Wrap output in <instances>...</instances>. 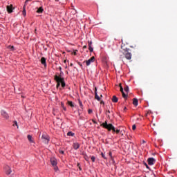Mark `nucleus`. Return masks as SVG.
Returning <instances> with one entry per match:
<instances>
[{"mask_svg":"<svg viewBox=\"0 0 177 177\" xmlns=\"http://www.w3.org/2000/svg\"><path fill=\"white\" fill-rule=\"evenodd\" d=\"M95 99H96V100H98V102H100V97L97 95V89L96 88L95 91Z\"/></svg>","mask_w":177,"mask_h":177,"instance_id":"ddd939ff","label":"nucleus"},{"mask_svg":"<svg viewBox=\"0 0 177 177\" xmlns=\"http://www.w3.org/2000/svg\"><path fill=\"white\" fill-rule=\"evenodd\" d=\"M54 167V169L55 171H57L59 169V168L57 167V166H53Z\"/></svg>","mask_w":177,"mask_h":177,"instance_id":"473e14b6","label":"nucleus"},{"mask_svg":"<svg viewBox=\"0 0 177 177\" xmlns=\"http://www.w3.org/2000/svg\"><path fill=\"white\" fill-rule=\"evenodd\" d=\"M77 167H78L80 171H82V168L81 167V165H80V163H77Z\"/></svg>","mask_w":177,"mask_h":177,"instance_id":"bb28decb","label":"nucleus"},{"mask_svg":"<svg viewBox=\"0 0 177 177\" xmlns=\"http://www.w3.org/2000/svg\"><path fill=\"white\" fill-rule=\"evenodd\" d=\"M63 110H64V111H66V110H67V109L66 108V106H64V107L63 108Z\"/></svg>","mask_w":177,"mask_h":177,"instance_id":"58836bf2","label":"nucleus"},{"mask_svg":"<svg viewBox=\"0 0 177 177\" xmlns=\"http://www.w3.org/2000/svg\"><path fill=\"white\" fill-rule=\"evenodd\" d=\"M132 129H133V131H135V129H136V125L133 124L132 126Z\"/></svg>","mask_w":177,"mask_h":177,"instance_id":"c756f323","label":"nucleus"},{"mask_svg":"<svg viewBox=\"0 0 177 177\" xmlns=\"http://www.w3.org/2000/svg\"><path fill=\"white\" fill-rule=\"evenodd\" d=\"M43 12H44V8L42 7H39L37 10V13H42Z\"/></svg>","mask_w":177,"mask_h":177,"instance_id":"f3484780","label":"nucleus"},{"mask_svg":"<svg viewBox=\"0 0 177 177\" xmlns=\"http://www.w3.org/2000/svg\"><path fill=\"white\" fill-rule=\"evenodd\" d=\"M155 162H156V159H154V158H148L149 165H154Z\"/></svg>","mask_w":177,"mask_h":177,"instance_id":"0eeeda50","label":"nucleus"},{"mask_svg":"<svg viewBox=\"0 0 177 177\" xmlns=\"http://www.w3.org/2000/svg\"><path fill=\"white\" fill-rule=\"evenodd\" d=\"M41 63L43 64V66H46V57H41Z\"/></svg>","mask_w":177,"mask_h":177,"instance_id":"4468645a","label":"nucleus"},{"mask_svg":"<svg viewBox=\"0 0 177 177\" xmlns=\"http://www.w3.org/2000/svg\"><path fill=\"white\" fill-rule=\"evenodd\" d=\"M28 140L30 143H34V140H32V136H31V135H28Z\"/></svg>","mask_w":177,"mask_h":177,"instance_id":"dca6fc26","label":"nucleus"},{"mask_svg":"<svg viewBox=\"0 0 177 177\" xmlns=\"http://www.w3.org/2000/svg\"><path fill=\"white\" fill-rule=\"evenodd\" d=\"M127 110V107H124V111H125Z\"/></svg>","mask_w":177,"mask_h":177,"instance_id":"c03bdc74","label":"nucleus"},{"mask_svg":"<svg viewBox=\"0 0 177 177\" xmlns=\"http://www.w3.org/2000/svg\"><path fill=\"white\" fill-rule=\"evenodd\" d=\"M88 46H92V41L88 42Z\"/></svg>","mask_w":177,"mask_h":177,"instance_id":"72a5a7b5","label":"nucleus"},{"mask_svg":"<svg viewBox=\"0 0 177 177\" xmlns=\"http://www.w3.org/2000/svg\"><path fill=\"white\" fill-rule=\"evenodd\" d=\"M124 91H125V92L129 93V87L128 86H126L124 87Z\"/></svg>","mask_w":177,"mask_h":177,"instance_id":"aec40b11","label":"nucleus"},{"mask_svg":"<svg viewBox=\"0 0 177 177\" xmlns=\"http://www.w3.org/2000/svg\"><path fill=\"white\" fill-rule=\"evenodd\" d=\"M109 114H110V111H107L106 113V115H108V117H110Z\"/></svg>","mask_w":177,"mask_h":177,"instance_id":"f704fd0d","label":"nucleus"},{"mask_svg":"<svg viewBox=\"0 0 177 177\" xmlns=\"http://www.w3.org/2000/svg\"><path fill=\"white\" fill-rule=\"evenodd\" d=\"M100 104H104V102L101 101Z\"/></svg>","mask_w":177,"mask_h":177,"instance_id":"ea45409f","label":"nucleus"},{"mask_svg":"<svg viewBox=\"0 0 177 177\" xmlns=\"http://www.w3.org/2000/svg\"><path fill=\"white\" fill-rule=\"evenodd\" d=\"M101 156H102V158H104V160H107V158H106V155H104V153H102Z\"/></svg>","mask_w":177,"mask_h":177,"instance_id":"393cba45","label":"nucleus"},{"mask_svg":"<svg viewBox=\"0 0 177 177\" xmlns=\"http://www.w3.org/2000/svg\"><path fill=\"white\" fill-rule=\"evenodd\" d=\"M101 127L105 128V129H108V131H112L113 133H120V129H115V127H113L112 124H107V122H105L101 124Z\"/></svg>","mask_w":177,"mask_h":177,"instance_id":"f257e3e1","label":"nucleus"},{"mask_svg":"<svg viewBox=\"0 0 177 177\" xmlns=\"http://www.w3.org/2000/svg\"><path fill=\"white\" fill-rule=\"evenodd\" d=\"M26 9H24L23 10V15L26 16Z\"/></svg>","mask_w":177,"mask_h":177,"instance_id":"c9c22d12","label":"nucleus"},{"mask_svg":"<svg viewBox=\"0 0 177 177\" xmlns=\"http://www.w3.org/2000/svg\"><path fill=\"white\" fill-rule=\"evenodd\" d=\"M1 114L2 117H3V118H6V120H8V118H9V115L4 110H2L1 111Z\"/></svg>","mask_w":177,"mask_h":177,"instance_id":"1a4fd4ad","label":"nucleus"},{"mask_svg":"<svg viewBox=\"0 0 177 177\" xmlns=\"http://www.w3.org/2000/svg\"><path fill=\"white\" fill-rule=\"evenodd\" d=\"M112 102H113V103H117V102H118V98L117 97V96L113 95V96L112 97Z\"/></svg>","mask_w":177,"mask_h":177,"instance_id":"2eb2a0df","label":"nucleus"},{"mask_svg":"<svg viewBox=\"0 0 177 177\" xmlns=\"http://www.w3.org/2000/svg\"><path fill=\"white\" fill-rule=\"evenodd\" d=\"M79 106L80 107H81V109H82V107H84V105L82 104V102H81V100H79Z\"/></svg>","mask_w":177,"mask_h":177,"instance_id":"4be33fe9","label":"nucleus"},{"mask_svg":"<svg viewBox=\"0 0 177 177\" xmlns=\"http://www.w3.org/2000/svg\"><path fill=\"white\" fill-rule=\"evenodd\" d=\"M109 156L111 157V158L112 159V158H113V153L110 151V152L109 153Z\"/></svg>","mask_w":177,"mask_h":177,"instance_id":"2f4dec72","label":"nucleus"},{"mask_svg":"<svg viewBox=\"0 0 177 177\" xmlns=\"http://www.w3.org/2000/svg\"><path fill=\"white\" fill-rule=\"evenodd\" d=\"M68 136H74V133L69 131L67 133Z\"/></svg>","mask_w":177,"mask_h":177,"instance_id":"412c9836","label":"nucleus"},{"mask_svg":"<svg viewBox=\"0 0 177 177\" xmlns=\"http://www.w3.org/2000/svg\"><path fill=\"white\" fill-rule=\"evenodd\" d=\"M95 62V57H91L88 60L84 61L83 63H86V66H91V63Z\"/></svg>","mask_w":177,"mask_h":177,"instance_id":"39448f33","label":"nucleus"},{"mask_svg":"<svg viewBox=\"0 0 177 177\" xmlns=\"http://www.w3.org/2000/svg\"><path fill=\"white\" fill-rule=\"evenodd\" d=\"M88 114H92V113H93L92 109H88Z\"/></svg>","mask_w":177,"mask_h":177,"instance_id":"7c9ffc66","label":"nucleus"},{"mask_svg":"<svg viewBox=\"0 0 177 177\" xmlns=\"http://www.w3.org/2000/svg\"><path fill=\"white\" fill-rule=\"evenodd\" d=\"M123 55H124L125 58L127 60H131V59H132V54L131 53L128 52V50H125L123 52Z\"/></svg>","mask_w":177,"mask_h":177,"instance_id":"7ed1b4c3","label":"nucleus"},{"mask_svg":"<svg viewBox=\"0 0 177 177\" xmlns=\"http://www.w3.org/2000/svg\"><path fill=\"white\" fill-rule=\"evenodd\" d=\"M77 52H78L77 50H73V55H74L75 56H77Z\"/></svg>","mask_w":177,"mask_h":177,"instance_id":"c85d7f7f","label":"nucleus"},{"mask_svg":"<svg viewBox=\"0 0 177 177\" xmlns=\"http://www.w3.org/2000/svg\"><path fill=\"white\" fill-rule=\"evenodd\" d=\"M13 126H14V127L16 126V127H17V128H19V125H17V121H15V122H14Z\"/></svg>","mask_w":177,"mask_h":177,"instance_id":"a878e982","label":"nucleus"},{"mask_svg":"<svg viewBox=\"0 0 177 177\" xmlns=\"http://www.w3.org/2000/svg\"><path fill=\"white\" fill-rule=\"evenodd\" d=\"M133 104L134 106H138V99L133 98Z\"/></svg>","mask_w":177,"mask_h":177,"instance_id":"a211bd4d","label":"nucleus"},{"mask_svg":"<svg viewBox=\"0 0 177 177\" xmlns=\"http://www.w3.org/2000/svg\"><path fill=\"white\" fill-rule=\"evenodd\" d=\"M54 80L57 82V88H59V86H60V84H61L62 88H64V86H66V82H64V77H62L60 76H58L57 75H55L54 77Z\"/></svg>","mask_w":177,"mask_h":177,"instance_id":"f03ea898","label":"nucleus"},{"mask_svg":"<svg viewBox=\"0 0 177 177\" xmlns=\"http://www.w3.org/2000/svg\"><path fill=\"white\" fill-rule=\"evenodd\" d=\"M83 49H86V46H84Z\"/></svg>","mask_w":177,"mask_h":177,"instance_id":"a19ab883","label":"nucleus"},{"mask_svg":"<svg viewBox=\"0 0 177 177\" xmlns=\"http://www.w3.org/2000/svg\"><path fill=\"white\" fill-rule=\"evenodd\" d=\"M59 71H62V67L59 66Z\"/></svg>","mask_w":177,"mask_h":177,"instance_id":"37998d69","label":"nucleus"},{"mask_svg":"<svg viewBox=\"0 0 177 177\" xmlns=\"http://www.w3.org/2000/svg\"><path fill=\"white\" fill-rule=\"evenodd\" d=\"M41 139L44 143H46V145H47V143H49V136L48 135L43 134L41 136Z\"/></svg>","mask_w":177,"mask_h":177,"instance_id":"20e7f679","label":"nucleus"},{"mask_svg":"<svg viewBox=\"0 0 177 177\" xmlns=\"http://www.w3.org/2000/svg\"><path fill=\"white\" fill-rule=\"evenodd\" d=\"M120 92L122 93V97H124V99H127L128 97V95L125 94V93L124 92V88H122V86H121V84H120Z\"/></svg>","mask_w":177,"mask_h":177,"instance_id":"423d86ee","label":"nucleus"},{"mask_svg":"<svg viewBox=\"0 0 177 177\" xmlns=\"http://www.w3.org/2000/svg\"><path fill=\"white\" fill-rule=\"evenodd\" d=\"M60 74H63V72L61 71Z\"/></svg>","mask_w":177,"mask_h":177,"instance_id":"a18cd8bd","label":"nucleus"},{"mask_svg":"<svg viewBox=\"0 0 177 177\" xmlns=\"http://www.w3.org/2000/svg\"><path fill=\"white\" fill-rule=\"evenodd\" d=\"M59 153L60 154H64V151H63V150H62V149H59Z\"/></svg>","mask_w":177,"mask_h":177,"instance_id":"cd10ccee","label":"nucleus"},{"mask_svg":"<svg viewBox=\"0 0 177 177\" xmlns=\"http://www.w3.org/2000/svg\"><path fill=\"white\" fill-rule=\"evenodd\" d=\"M5 169L6 175H10L12 174V169H10V167L6 166Z\"/></svg>","mask_w":177,"mask_h":177,"instance_id":"9d476101","label":"nucleus"},{"mask_svg":"<svg viewBox=\"0 0 177 177\" xmlns=\"http://www.w3.org/2000/svg\"><path fill=\"white\" fill-rule=\"evenodd\" d=\"M91 159L93 162H95V160H96V158H95V156H91Z\"/></svg>","mask_w":177,"mask_h":177,"instance_id":"b1692460","label":"nucleus"},{"mask_svg":"<svg viewBox=\"0 0 177 177\" xmlns=\"http://www.w3.org/2000/svg\"><path fill=\"white\" fill-rule=\"evenodd\" d=\"M88 50H90V52H93V48H92V46H88Z\"/></svg>","mask_w":177,"mask_h":177,"instance_id":"5701e85b","label":"nucleus"},{"mask_svg":"<svg viewBox=\"0 0 177 177\" xmlns=\"http://www.w3.org/2000/svg\"><path fill=\"white\" fill-rule=\"evenodd\" d=\"M55 1H58V0H55Z\"/></svg>","mask_w":177,"mask_h":177,"instance_id":"de8ad7c7","label":"nucleus"},{"mask_svg":"<svg viewBox=\"0 0 177 177\" xmlns=\"http://www.w3.org/2000/svg\"><path fill=\"white\" fill-rule=\"evenodd\" d=\"M71 66H73V64H71Z\"/></svg>","mask_w":177,"mask_h":177,"instance_id":"49530a36","label":"nucleus"},{"mask_svg":"<svg viewBox=\"0 0 177 177\" xmlns=\"http://www.w3.org/2000/svg\"><path fill=\"white\" fill-rule=\"evenodd\" d=\"M61 106H62V109L64 107V103H63V102H62L61 103Z\"/></svg>","mask_w":177,"mask_h":177,"instance_id":"4c0bfd02","label":"nucleus"},{"mask_svg":"<svg viewBox=\"0 0 177 177\" xmlns=\"http://www.w3.org/2000/svg\"><path fill=\"white\" fill-rule=\"evenodd\" d=\"M68 106H70L71 107H75L74 103H73L72 101H68Z\"/></svg>","mask_w":177,"mask_h":177,"instance_id":"6ab92c4d","label":"nucleus"},{"mask_svg":"<svg viewBox=\"0 0 177 177\" xmlns=\"http://www.w3.org/2000/svg\"><path fill=\"white\" fill-rule=\"evenodd\" d=\"M145 166L147 167V168L149 169V166L147 165V164L145 163Z\"/></svg>","mask_w":177,"mask_h":177,"instance_id":"79ce46f5","label":"nucleus"},{"mask_svg":"<svg viewBox=\"0 0 177 177\" xmlns=\"http://www.w3.org/2000/svg\"><path fill=\"white\" fill-rule=\"evenodd\" d=\"M50 162H51V165H53V167H56V165H57V160H56V158H50Z\"/></svg>","mask_w":177,"mask_h":177,"instance_id":"6e6552de","label":"nucleus"},{"mask_svg":"<svg viewBox=\"0 0 177 177\" xmlns=\"http://www.w3.org/2000/svg\"><path fill=\"white\" fill-rule=\"evenodd\" d=\"M7 12L8 13H12V12H13V5L7 6Z\"/></svg>","mask_w":177,"mask_h":177,"instance_id":"9b49d317","label":"nucleus"},{"mask_svg":"<svg viewBox=\"0 0 177 177\" xmlns=\"http://www.w3.org/2000/svg\"><path fill=\"white\" fill-rule=\"evenodd\" d=\"M77 64H79V65H80V67L81 68H82V64H81V62H78Z\"/></svg>","mask_w":177,"mask_h":177,"instance_id":"e433bc0d","label":"nucleus"},{"mask_svg":"<svg viewBox=\"0 0 177 177\" xmlns=\"http://www.w3.org/2000/svg\"><path fill=\"white\" fill-rule=\"evenodd\" d=\"M80 143L78 142H75L73 143V147L75 150H78V149H80Z\"/></svg>","mask_w":177,"mask_h":177,"instance_id":"f8f14e48","label":"nucleus"}]
</instances>
